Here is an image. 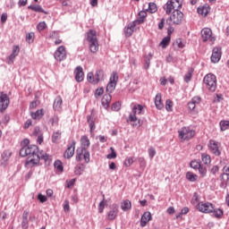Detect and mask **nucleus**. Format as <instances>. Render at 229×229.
I'll return each instance as SVG.
<instances>
[{
	"label": "nucleus",
	"mask_w": 229,
	"mask_h": 229,
	"mask_svg": "<svg viewBox=\"0 0 229 229\" xmlns=\"http://www.w3.org/2000/svg\"><path fill=\"white\" fill-rule=\"evenodd\" d=\"M75 148H76V141H72V146H69L64 154V158H68V159L72 158V157H74Z\"/></svg>",
	"instance_id": "obj_16"
},
{
	"label": "nucleus",
	"mask_w": 229,
	"mask_h": 229,
	"mask_svg": "<svg viewBox=\"0 0 229 229\" xmlns=\"http://www.w3.org/2000/svg\"><path fill=\"white\" fill-rule=\"evenodd\" d=\"M201 160L205 165H210V162H212V159L210 158V155L207 153L201 154Z\"/></svg>",
	"instance_id": "obj_31"
},
{
	"label": "nucleus",
	"mask_w": 229,
	"mask_h": 229,
	"mask_svg": "<svg viewBox=\"0 0 229 229\" xmlns=\"http://www.w3.org/2000/svg\"><path fill=\"white\" fill-rule=\"evenodd\" d=\"M81 151L77 150L76 160L77 162H81L85 160L86 164L90 162V153L89 152V148H90V140L87 136L81 137Z\"/></svg>",
	"instance_id": "obj_2"
},
{
	"label": "nucleus",
	"mask_w": 229,
	"mask_h": 229,
	"mask_svg": "<svg viewBox=\"0 0 229 229\" xmlns=\"http://www.w3.org/2000/svg\"><path fill=\"white\" fill-rule=\"evenodd\" d=\"M46 28H47V24H46V21H40L37 26L38 31H44Z\"/></svg>",
	"instance_id": "obj_49"
},
{
	"label": "nucleus",
	"mask_w": 229,
	"mask_h": 229,
	"mask_svg": "<svg viewBox=\"0 0 229 229\" xmlns=\"http://www.w3.org/2000/svg\"><path fill=\"white\" fill-rule=\"evenodd\" d=\"M20 155L21 157H29L26 161L28 167H35L40 164V155H38V147L36 145L25 146L21 148Z\"/></svg>",
	"instance_id": "obj_1"
},
{
	"label": "nucleus",
	"mask_w": 229,
	"mask_h": 229,
	"mask_svg": "<svg viewBox=\"0 0 229 229\" xmlns=\"http://www.w3.org/2000/svg\"><path fill=\"white\" fill-rule=\"evenodd\" d=\"M186 180H188L189 182H196V180H198V174H195L192 172H187Z\"/></svg>",
	"instance_id": "obj_36"
},
{
	"label": "nucleus",
	"mask_w": 229,
	"mask_h": 229,
	"mask_svg": "<svg viewBox=\"0 0 229 229\" xmlns=\"http://www.w3.org/2000/svg\"><path fill=\"white\" fill-rule=\"evenodd\" d=\"M38 201H40V203H46V201H47V197H46L45 195H42V193H39L38 195Z\"/></svg>",
	"instance_id": "obj_59"
},
{
	"label": "nucleus",
	"mask_w": 229,
	"mask_h": 229,
	"mask_svg": "<svg viewBox=\"0 0 229 229\" xmlns=\"http://www.w3.org/2000/svg\"><path fill=\"white\" fill-rule=\"evenodd\" d=\"M32 135H34V137H38L39 135H42V132L40 131V128L35 127L34 131H32Z\"/></svg>",
	"instance_id": "obj_60"
},
{
	"label": "nucleus",
	"mask_w": 229,
	"mask_h": 229,
	"mask_svg": "<svg viewBox=\"0 0 229 229\" xmlns=\"http://www.w3.org/2000/svg\"><path fill=\"white\" fill-rule=\"evenodd\" d=\"M88 123L90 128V132L92 133L94 130H96V123H94V120H92V117L88 116Z\"/></svg>",
	"instance_id": "obj_43"
},
{
	"label": "nucleus",
	"mask_w": 229,
	"mask_h": 229,
	"mask_svg": "<svg viewBox=\"0 0 229 229\" xmlns=\"http://www.w3.org/2000/svg\"><path fill=\"white\" fill-rule=\"evenodd\" d=\"M136 26H137V21H132L129 23L124 30L125 37H131V35H133V31Z\"/></svg>",
	"instance_id": "obj_20"
},
{
	"label": "nucleus",
	"mask_w": 229,
	"mask_h": 229,
	"mask_svg": "<svg viewBox=\"0 0 229 229\" xmlns=\"http://www.w3.org/2000/svg\"><path fill=\"white\" fill-rule=\"evenodd\" d=\"M85 74L83 73V68L81 66H78L75 69V80L78 83L83 81Z\"/></svg>",
	"instance_id": "obj_21"
},
{
	"label": "nucleus",
	"mask_w": 229,
	"mask_h": 229,
	"mask_svg": "<svg viewBox=\"0 0 229 229\" xmlns=\"http://www.w3.org/2000/svg\"><path fill=\"white\" fill-rule=\"evenodd\" d=\"M103 92H105V89H103V88L97 89L95 92V97L99 98L100 96H103Z\"/></svg>",
	"instance_id": "obj_61"
},
{
	"label": "nucleus",
	"mask_w": 229,
	"mask_h": 229,
	"mask_svg": "<svg viewBox=\"0 0 229 229\" xmlns=\"http://www.w3.org/2000/svg\"><path fill=\"white\" fill-rule=\"evenodd\" d=\"M200 165L201 164L198 160H193L191 162V167H192V169H199Z\"/></svg>",
	"instance_id": "obj_54"
},
{
	"label": "nucleus",
	"mask_w": 229,
	"mask_h": 229,
	"mask_svg": "<svg viewBox=\"0 0 229 229\" xmlns=\"http://www.w3.org/2000/svg\"><path fill=\"white\" fill-rule=\"evenodd\" d=\"M155 155H157V149H155V148L150 147L148 148V157L149 158L152 160V158L155 157Z\"/></svg>",
	"instance_id": "obj_53"
},
{
	"label": "nucleus",
	"mask_w": 229,
	"mask_h": 229,
	"mask_svg": "<svg viewBox=\"0 0 229 229\" xmlns=\"http://www.w3.org/2000/svg\"><path fill=\"white\" fill-rule=\"evenodd\" d=\"M219 124L221 131H226V130H229V121H221Z\"/></svg>",
	"instance_id": "obj_38"
},
{
	"label": "nucleus",
	"mask_w": 229,
	"mask_h": 229,
	"mask_svg": "<svg viewBox=\"0 0 229 229\" xmlns=\"http://www.w3.org/2000/svg\"><path fill=\"white\" fill-rule=\"evenodd\" d=\"M30 117L35 121H40L44 117V109L37 110L36 112L30 113Z\"/></svg>",
	"instance_id": "obj_23"
},
{
	"label": "nucleus",
	"mask_w": 229,
	"mask_h": 229,
	"mask_svg": "<svg viewBox=\"0 0 229 229\" xmlns=\"http://www.w3.org/2000/svg\"><path fill=\"white\" fill-rule=\"evenodd\" d=\"M138 162L141 167H146V159H144V157H140Z\"/></svg>",
	"instance_id": "obj_63"
},
{
	"label": "nucleus",
	"mask_w": 229,
	"mask_h": 229,
	"mask_svg": "<svg viewBox=\"0 0 229 229\" xmlns=\"http://www.w3.org/2000/svg\"><path fill=\"white\" fill-rule=\"evenodd\" d=\"M110 151L111 154H108L106 158H108V160H112V158H117V152H115V148H114V147L110 148Z\"/></svg>",
	"instance_id": "obj_40"
},
{
	"label": "nucleus",
	"mask_w": 229,
	"mask_h": 229,
	"mask_svg": "<svg viewBox=\"0 0 229 229\" xmlns=\"http://www.w3.org/2000/svg\"><path fill=\"white\" fill-rule=\"evenodd\" d=\"M196 208L199 212H202V214H212L214 212V204L210 202H199Z\"/></svg>",
	"instance_id": "obj_7"
},
{
	"label": "nucleus",
	"mask_w": 229,
	"mask_h": 229,
	"mask_svg": "<svg viewBox=\"0 0 229 229\" xmlns=\"http://www.w3.org/2000/svg\"><path fill=\"white\" fill-rule=\"evenodd\" d=\"M123 164L125 167H131L133 164V157H126Z\"/></svg>",
	"instance_id": "obj_52"
},
{
	"label": "nucleus",
	"mask_w": 229,
	"mask_h": 229,
	"mask_svg": "<svg viewBox=\"0 0 229 229\" xmlns=\"http://www.w3.org/2000/svg\"><path fill=\"white\" fill-rule=\"evenodd\" d=\"M60 139H62V133L59 131L54 132V134L52 135V141L58 142Z\"/></svg>",
	"instance_id": "obj_47"
},
{
	"label": "nucleus",
	"mask_w": 229,
	"mask_h": 229,
	"mask_svg": "<svg viewBox=\"0 0 229 229\" xmlns=\"http://www.w3.org/2000/svg\"><path fill=\"white\" fill-rule=\"evenodd\" d=\"M119 214V206L113 204L110 210L107 212L106 218L108 221H114Z\"/></svg>",
	"instance_id": "obj_14"
},
{
	"label": "nucleus",
	"mask_w": 229,
	"mask_h": 229,
	"mask_svg": "<svg viewBox=\"0 0 229 229\" xmlns=\"http://www.w3.org/2000/svg\"><path fill=\"white\" fill-rule=\"evenodd\" d=\"M10 105V98L4 92H0V110L3 112L8 108Z\"/></svg>",
	"instance_id": "obj_13"
},
{
	"label": "nucleus",
	"mask_w": 229,
	"mask_h": 229,
	"mask_svg": "<svg viewBox=\"0 0 229 229\" xmlns=\"http://www.w3.org/2000/svg\"><path fill=\"white\" fill-rule=\"evenodd\" d=\"M200 33L203 42H210L211 44L216 42V37L212 34V30L210 28L202 29Z\"/></svg>",
	"instance_id": "obj_8"
},
{
	"label": "nucleus",
	"mask_w": 229,
	"mask_h": 229,
	"mask_svg": "<svg viewBox=\"0 0 229 229\" xmlns=\"http://www.w3.org/2000/svg\"><path fill=\"white\" fill-rule=\"evenodd\" d=\"M87 41L89 42H98V32L94 30H89L87 33Z\"/></svg>",
	"instance_id": "obj_19"
},
{
	"label": "nucleus",
	"mask_w": 229,
	"mask_h": 229,
	"mask_svg": "<svg viewBox=\"0 0 229 229\" xmlns=\"http://www.w3.org/2000/svg\"><path fill=\"white\" fill-rule=\"evenodd\" d=\"M117 81H119V75L117 72H113L110 77V81L106 86V92H114L115 90V87H117Z\"/></svg>",
	"instance_id": "obj_10"
},
{
	"label": "nucleus",
	"mask_w": 229,
	"mask_h": 229,
	"mask_svg": "<svg viewBox=\"0 0 229 229\" xmlns=\"http://www.w3.org/2000/svg\"><path fill=\"white\" fill-rule=\"evenodd\" d=\"M201 103L200 97H193L191 101L188 103V108L191 112H194L198 114V110L196 109V105H199Z\"/></svg>",
	"instance_id": "obj_15"
},
{
	"label": "nucleus",
	"mask_w": 229,
	"mask_h": 229,
	"mask_svg": "<svg viewBox=\"0 0 229 229\" xmlns=\"http://www.w3.org/2000/svg\"><path fill=\"white\" fill-rule=\"evenodd\" d=\"M56 1H60L62 6L65 8H69L72 6V0H56Z\"/></svg>",
	"instance_id": "obj_42"
},
{
	"label": "nucleus",
	"mask_w": 229,
	"mask_h": 229,
	"mask_svg": "<svg viewBox=\"0 0 229 229\" xmlns=\"http://www.w3.org/2000/svg\"><path fill=\"white\" fill-rule=\"evenodd\" d=\"M223 171L224 174H222V180L225 176H229V164L224 166Z\"/></svg>",
	"instance_id": "obj_58"
},
{
	"label": "nucleus",
	"mask_w": 229,
	"mask_h": 229,
	"mask_svg": "<svg viewBox=\"0 0 229 229\" xmlns=\"http://www.w3.org/2000/svg\"><path fill=\"white\" fill-rule=\"evenodd\" d=\"M203 81L209 92H216V89H217V78L216 75L208 73L204 77Z\"/></svg>",
	"instance_id": "obj_4"
},
{
	"label": "nucleus",
	"mask_w": 229,
	"mask_h": 229,
	"mask_svg": "<svg viewBox=\"0 0 229 229\" xmlns=\"http://www.w3.org/2000/svg\"><path fill=\"white\" fill-rule=\"evenodd\" d=\"M210 13V7L204 5L198 8V13L199 15H202L203 17H207L208 13Z\"/></svg>",
	"instance_id": "obj_28"
},
{
	"label": "nucleus",
	"mask_w": 229,
	"mask_h": 229,
	"mask_svg": "<svg viewBox=\"0 0 229 229\" xmlns=\"http://www.w3.org/2000/svg\"><path fill=\"white\" fill-rule=\"evenodd\" d=\"M112 101V95L111 94H106L102 98V106L104 108H108L110 106V102Z\"/></svg>",
	"instance_id": "obj_24"
},
{
	"label": "nucleus",
	"mask_w": 229,
	"mask_h": 229,
	"mask_svg": "<svg viewBox=\"0 0 229 229\" xmlns=\"http://www.w3.org/2000/svg\"><path fill=\"white\" fill-rule=\"evenodd\" d=\"M149 221H151V213L149 211H147L141 216L140 226L144 228V226H146V225H148Z\"/></svg>",
	"instance_id": "obj_22"
},
{
	"label": "nucleus",
	"mask_w": 229,
	"mask_h": 229,
	"mask_svg": "<svg viewBox=\"0 0 229 229\" xmlns=\"http://www.w3.org/2000/svg\"><path fill=\"white\" fill-rule=\"evenodd\" d=\"M158 7H157V4L155 3H149L148 4V12L150 13H156V12H157Z\"/></svg>",
	"instance_id": "obj_41"
},
{
	"label": "nucleus",
	"mask_w": 229,
	"mask_h": 229,
	"mask_svg": "<svg viewBox=\"0 0 229 229\" xmlns=\"http://www.w3.org/2000/svg\"><path fill=\"white\" fill-rule=\"evenodd\" d=\"M208 148L211 153H213V155H216V157H219V155H221V150L219 149V148H221V143L214 140H210L208 143Z\"/></svg>",
	"instance_id": "obj_12"
},
{
	"label": "nucleus",
	"mask_w": 229,
	"mask_h": 229,
	"mask_svg": "<svg viewBox=\"0 0 229 229\" xmlns=\"http://www.w3.org/2000/svg\"><path fill=\"white\" fill-rule=\"evenodd\" d=\"M54 167L57 171V173H64V165L62 164V161L56 160L54 163Z\"/></svg>",
	"instance_id": "obj_35"
},
{
	"label": "nucleus",
	"mask_w": 229,
	"mask_h": 229,
	"mask_svg": "<svg viewBox=\"0 0 229 229\" xmlns=\"http://www.w3.org/2000/svg\"><path fill=\"white\" fill-rule=\"evenodd\" d=\"M183 0H170L164 5V10L166 15H170L171 12H175V10H180L182 8V4Z\"/></svg>",
	"instance_id": "obj_5"
},
{
	"label": "nucleus",
	"mask_w": 229,
	"mask_h": 229,
	"mask_svg": "<svg viewBox=\"0 0 229 229\" xmlns=\"http://www.w3.org/2000/svg\"><path fill=\"white\" fill-rule=\"evenodd\" d=\"M199 174L202 177L207 176V167L200 165V166L198 168Z\"/></svg>",
	"instance_id": "obj_51"
},
{
	"label": "nucleus",
	"mask_w": 229,
	"mask_h": 229,
	"mask_svg": "<svg viewBox=\"0 0 229 229\" xmlns=\"http://www.w3.org/2000/svg\"><path fill=\"white\" fill-rule=\"evenodd\" d=\"M221 60V48L219 47H215L213 49V53L211 55V62L213 64H217Z\"/></svg>",
	"instance_id": "obj_18"
},
{
	"label": "nucleus",
	"mask_w": 229,
	"mask_h": 229,
	"mask_svg": "<svg viewBox=\"0 0 229 229\" xmlns=\"http://www.w3.org/2000/svg\"><path fill=\"white\" fill-rule=\"evenodd\" d=\"M38 105H40V102H38V100L32 101L30 104V109L35 110V108H37V106H38Z\"/></svg>",
	"instance_id": "obj_57"
},
{
	"label": "nucleus",
	"mask_w": 229,
	"mask_h": 229,
	"mask_svg": "<svg viewBox=\"0 0 229 229\" xmlns=\"http://www.w3.org/2000/svg\"><path fill=\"white\" fill-rule=\"evenodd\" d=\"M170 43H171V37L166 36L160 42V46L163 47V49H165V47H167V46H169Z\"/></svg>",
	"instance_id": "obj_37"
},
{
	"label": "nucleus",
	"mask_w": 229,
	"mask_h": 229,
	"mask_svg": "<svg viewBox=\"0 0 229 229\" xmlns=\"http://www.w3.org/2000/svg\"><path fill=\"white\" fill-rule=\"evenodd\" d=\"M139 20L135 21L134 22H137V24H142L144 22V19L148 17V13H146L145 11H140L139 13Z\"/></svg>",
	"instance_id": "obj_34"
},
{
	"label": "nucleus",
	"mask_w": 229,
	"mask_h": 229,
	"mask_svg": "<svg viewBox=\"0 0 229 229\" xmlns=\"http://www.w3.org/2000/svg\"><path fill=\"white\" fill-rule=\"evenodd\" d=\"M83 171H85V166L83 165H80L75 167V174L77 176H80V174H81V173H83Z\"/></svg>",
	"instance_id": "obj_46"
},
{
	"label": "nucleus",
	"mask_w": 229,
	"mask_h": 229,
	"mask_svg": "<svg viewBox=\"0 0 229 229\" xmlns=\"http://www.w3.org/2000/svg\"><path fill=\"white\" fill-rule=\"evenodd\" d=\"M29 225H30L29 220L22 219V221H21V227L23 229H28Z\"/></svg>",
	"instance_id": "obj_62"
},
{
	"label": "nucleus",
	"mask_w": 229,
	"mask_h": 229,
	"mask_svg": "<svg viewBox=\"0 0 229 229\" xmlns=\"http://www.w3.org/2000/svg\"><path fill=\"white\" fill-rule=\"evenodd\" d=\"M29 10H32V12H38L39 13H44V9L40 5H30Z\"/></svg>",
	"instance_id": "obj_39"
},
{
	"label": "nucleus",
	"mask_w": 229,
	"mask_h": 229,
	"mask_svg": "<svg viewBox=\"0 0 229 229\" xmlns=\"http://www.w3.org/2000/svg\"><path fill=\"white\" fill-rule=\"evenodd\" d=\"M45 160V162H48L49 160H51V156L47 155L46 152H40L39 155V160Z\"/></svg>",
	"instance_id": "obj_45"
},
{
	"label": "nucleus",
	"mask_w": 229,
	"mask_h": 229,
	"mask_svg": "<svg viewBox=\"0 0 229 229\" xmlns=\"http://www.w3.org/2000/svg\"><path fill=\"white\" fill-rule=\"evenodd\" d=\"M111 108L114 112H119V110H121V104L119 102H115L112 105Z\"/></svg>",
	"instance_id": "obj_56"
},
{
	"label": "nucleus",
	"mask_w": 229,
	"mask_h": 229,
	"mask_svg": "<svg viewBox=\"0 0 229 229\" xmlns=\"http://www.w3.org/2000/svg\"><path fill=\"white\" fill-rule=\"evenodd\" d=\"M213 216L214 217H216V219H221V217H223L225 212L223 211V209L221 208H213Z\"/></svg>",
	"instance_id": "obj_33"
},
{
	"label": "nucleus",
	"mask_w": 229,
	"mask_h": 229,
	"mask_svg": "<svg viewBox=\"0 0 229 229\" xmlns=\"http://www.w3.org/2000/svg\"><path fill=\"white\" fill-rule=\"evenodd\" d=\"M155 106L157 108V110H162V108H164V103L162 102V94L159 93L156 95Z\"/></svg>",
	"instance_id": "obj_25"
},
{
	"label": "nucleus",
	"mask_w": 229,
	"mask_h": 229,
	"mask_svg": "<svg viewBox=\"0 0 229 229\" xmlns=\"http://www.w3.org/2000/svg\"><path fill=\"white\" fill-rule=\"evenodd\" d=\"M89 47L91 53H97L99 51V41H91L89 43Z\"/></svg>",
	"instance_id": "obj_27"
},
{
	"label": "nucleus",
	"mask_w": 229,
	"mask_h": 229,
	"mask_svg": "<svg viewBox=\"0 0 229 229\" xmlns=\"http://www.w3.org/2000/svg\"><path fill=\"white\" fill-rule=\"evenodd\" d=\"M19 53H21V47L19 46H13V52L8 57V64H13V60L19 56Z\"/></svg>",
	"instance_id": "obj_17"
},
{
	"label": "nucleus",
	"mask_w": 229,
	"mask_h": 229,
	"mask_svg": "<svg viewBox=\"0 0 229 229\" xmlns=\"http://www.w3.org/2000/svg\"><path fill=\"white\" fill-rule=\"evenodd\" d=\"M55 59L57 62H62L67 58V50H65V47L60 46L54 54Z\"/></svg>",
	"instance_id": "obj_11"
},
{
	"label": "nucleus",
	"mask_w": 229,
	"mask_h": 229,
	"mask_svg": "<svg viewBox=\"0 0 229 229\" xmlns=\"http://www.w3.org/2000/svg\"><path fill=\"white\" fill-rule=\"evenodd\" d=\"M165 110L167 112H173V102L171 101V99H167L165 101Z\"/></svg>",
	"instance_id": "obj_48"
},
{
	"label": "nucleus",
	"mask_w": 229,
	"mask_h": 229,
	"mask_svg": "<svg viewBox=\"0 0 229 229\" xmlns=\"http://www.w3.org/2000/svg\"><path fill=\"white\" fill-rule=\"evenodd\" d=\"M146 106H142L140 104H136L132 107V114H130V121L133 123V126H140V121L137 118V115H142L144 114V109Z\"/></svg>",
	"instance_id": "obj_3"
},
{
	"label": "nucleus",
	"mask_w": 229,
	"mask_h": 229,
	"mask_svg": "<svg viewBox=\"0 0 229 229\" xmlns=\"http://www.w3.org/2000/svg\"><path fill=\"white\" fill-rule=\"evenodd\" d=\"M96 83H99V81H103L105 80V72L103 70H98L95 74Z\"/></svg>",
	"instance_id": "obj_30"
},
{
	"label": "nucleus",
	"mask_w": 229,
	"mask_h": 229,
	"mask_svg": "<svg viewBox=\"0 0 229 229\" xmlns=\"http://www.w3.org/2000/svg\"><path fill=\"white\" fill-rule=\"evenodd\" d=\"M70 206H69V200L68 199H66V200H64V211L65 212H69V210H70Z\"/></svg>",
	"instance_id": "obj_64"
},
{
	"label": "nucleus",
	"mask_w": 229,
	"mask_h": 229,
	"mask_svg": "<svg viewBox=\"0 0 229 229\" xmlns=\"http://www.w3.org/2000/svg\"><path fill=\"white\" fill-rule=\"evenodd\" d=\"M87 80L89 83H94V84L98 83V82H96V79H94V73H92V72L88 73Z\"/></svg>",
	"instance_id": "obj_50"
},
{
	"label": "nucleus",
	"mask_w": 229,
	"mask_h": 229,
	"mask_svg": "<svg viewBox=\"0 0 229 229\" xmlns=\"http://www.w3.org/2000/svg\"><path fill=\"white\" fill-rule=\"evenodd\" d=\"M193 70H189L188 72L184 75V81L189 83V81L192 79Z\"/></svg>",
	"instance_id": "obj_44"
},
{
	"label": "nucleus",
	"mask_w": 229,
	"mask_h": 229,
	"mask_svg": "<svg viewBox=\"0 0 229 229\" xmlns=\"http://www.w3.org/2000/svg\"><path fill=\"white\" fill-rule=\"evenodd\" d=\"M181 140H191L196 135V131L189 127H183L178 131Z\"/></svg>",
	"instance_id": "obj_6"
},
{
	"label": "nucleus",
	"mask_w": 229,
	"mask_h": 229,
	"mask_svg": "<svg viewBox=\"0 0 229 229\" xmlns=\"http://www.w3.org/2000/svg\"><path fill=\"white\" fill-rule=\"evenodd\" d=\"M104 210H105V199H102V201H100L98 204V213L103 214Z\"/></svg>",
	"instance_id": "obj_55"
},
{
	"label": "nucleus",
	"mask_w": 229,
	"mask_h": 229,
	"mask_svg": "<svg viewBox=\"0 0 229 229\" xmlns=\"http://www.w3.org/2000/svg\"><path fill=\"white\" fill-rule=\"evenodd\" d=\"M25 40L27 44H33V42H35V32L27 33Z\"/></svg>",
	"instance_id": "obj_32"
},
{
	"label": "nucleus",
	"mask_w": 229,
	"mask_h": 229,
	"mask_svg": "<svg viewBox=\"0 0 229 229\" xmlns=\"http://www.w3.org/2000/svg\"><path fill=\"white\" fill-rule=\"evenodd\" d=\"M62 103H63L62 97L60 96L56 97L54 101V109L57 111L62 110Z\"/></svg>",
	"instance_id": "obj_29"
},
{
	"label": "nucleus",
	"mask_w": 229,
	"mask_h": 229,
	"mask_svg": "<svg viewBox=\"0 0 229 229\" xmlns=\"http://www.w3.org/2000/svg\"><path fill=\"white\" fill-rule=\"evenodd\" d=\"M121 209L123 212H128V210H131V201L129 199L123 200L121 202Z\"/></svg>",
	"instance_id": "obj_26"
},
{
	"label": "nucleus",
	"mask_w": 229,
	"mask_h": 229,
	"mask_svg": "<svg viewBox=\"0 0 229 229\" xmlns=\"http://www.w3.org/2000/svg\"><path fill=\"white\" fill-rule=\"evenodd\" d=\"M169 21H171L172 24H182V22H183V13H182L180 9L174 11L169 17Z\"/></svg>",
	"instance_id": "obj_9"
}]
</instances>
